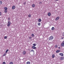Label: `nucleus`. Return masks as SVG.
Instances as JSON below:
<instances>
[{
    "mask_svg": "<svg viewBox=\"0 0 64 64\" xmlns=\"http://www.w3.org/2000/svg\"><path fill=\"white\" fill-rule=\"evenodd\" d=\"M54 38V37L52 36H51L49 38V40H50L51 41L52 40H53V39Z\"/></svg>",
    "mask_w": 64,
    "mask_h": 64,
    "instance_id": "obj_1",
    "label": "nucleus"
},
{
    "mask_svg": "<svg viewBox=\"0 0 64 64\" xmlns=\"http://www.w3.org/2000/svg\"><path fill=\"white\" fill-rule=\"evenodd\" d=\"M26 64H30V62H26Z\"/></svg>",
    "mask_w": 64,
    "mask_h": 64,
    "instance_id": "obj_15",
    "label": "nucleus"
},
{
    "mask_svg": "<svg viewBox=\"0 0 64 64\" xmlns=\"http://www.w3.org/2000/svg\"><path fill=\"white\" fill-rule=\"evenodd\" d=\"M2 64H6V63L5 62H2Z\"/></svg>",
    "mask_w": 64,
    "mask_h": 64,
    "instance_id": "obj_23",
    "label": "nucleus"
},
{
    "mask_svg": "<svg viewBox=\"0 0 64 64\" xmlns=\"http://www.w3.org/2000/svg\"><path fill=\"white\" fill-rule=\"evenodd\" d=\"M27 53V52H26L25 51H24L22 52V54L23 55H26V54Z\"/></svg>",
    "mask_w": 64,
    "mask_h": 64,
    "instance_id": "obj_2",
    "label": "nucleus"
},
{
    "mask_svg": "<svg viewBox=\"0 0 64 64\" xmlns=\"http://www.w3.org/2000/svg\"><path fill=\"white\" fill-rule=\"evenodd\" d=\"M2 15V12H0V16Z\"/></svg>",
    "mask_w": 64,
    "mask_h": 64,
    "instance_id": "obj_28",
    "label": "nucleus"
},
{
    "mask_svg": "<svg viewBox=\"0 0 64 64\" xmlns=\"http://www.w3.org/2000/svg\"><path fill=\"white\" fill-rule=\"evenodd\" d=\"M55 54H53L52 55V58H55Z\"/></svg>",
    "mask_w": 64,
    "mask_h": 64,
    "instance_id": "obj_9",
    "label": "nucleus"
},
{
    "mask_svg": "<svg viewBox=\"0 0 64 64\" xmlns=\"http://www.w3.org/2000/svg\"><path fill=\"white\" fill-rule=\"evenodd\" d=\"M32 7L33 8H34L35 7V5L34 4H33L32 5Z\"/></svg>",
    "mask_w": 64,
    "mask_h": 64,
    "instance_id": "obj_10",
    "label": "nucleus"
},
{
    "mask_svg": "<svg viewBox=\"0 0 64 64\" xmlns=\"http://www.w3.org/2000/svg\"><path fill=\"white\" fill-rule=\"evenodd\" d=\"M10 24H11V22L10 21H8L7 24V26L8 27H9L10 25Z\"/></svg>",
    "mask_w": 64,
    "mask_h": 64,
    "instance_id": "obj_3",
    "label": "nucleus"
},
{
    "mask_svg": "<svg viewBox=\"0 0 64 64\" xmlns=\"http://www.w3.org/2000/svg\"><path fill=\"white\" fill-rule=\"evenodd\" d=\"M32 52H34V50H32L30 51V52H32Z\"/></svg>",
    "mask_w": 64,
    "mask_h": 64,
    "instance_id": "obj_29",
    "label": "nucleus"
},
{
    "mask_svg": "<svg viewBox=\"0 0 64 64\" xmlns=\"http://www.w3.org/2000/svg\"><path fill=\"white\" fill-rule=\"evenodd\" d=\"M59 18H60V17L59 16H58L56 18L55 20L56 21H57V20H58L59 19Z\"/></svg>",
    "mask_w": 64,
    "mask_h": 64,
    "instance_id": "obj_5",
    "label": "nucleus"
},
{
    "mask_svg": "<svg viewBox=\"0 0 64 64\" xmlns=\"http://www.w3.org/2000/svg\"><path fill=\"white\" fill-rule=\"evenodd\" d=\"M55 48H57L58 46H57V45L56 46H55Z\"/></svg>",
    "mask_w": 64,
    "mask_h": 64,
    "instance_id": "obj_31",
    "label": "nucleus"
},
{
    "mask_svg": "<svg viewBox=\"0 0 64 64\" xmlns=\"http://www.w3.org/2000/svg\"><path fill=\"white\" fill-rule=\"evenodd\" d=\"M38 22H40L41 21V19L40 18L38 19Z\"/></svg>",
    "mask_w": 64,
    "mask_h": 64,
    "instance_id": "obj_17",
    "label": "nucleus"
},
{
    "mask_svg": "<svg viewBox=\"0 0 64 64\" xmlns=\"http://www.w3.org/2000/svg\"><path fill=\"white\" fill-rule=\"evenodd\" d=\"M24 5H25V4H26V2H24Z\"/></svg>",
    "mask_w": 64,
    "mask_h": 64,
    "instance_id": "obj_34",
    "label": "nucleus"
},
{
    "mask_svg": "<svg viewBox=\"0 0 64 64\" xmlns=\"http://www.w3.org/2000/svg\"><path fill=\"white\" fill-rule=\"evenodd\" d=\"M59 55H60V56H64V55H63V54L62 53H60L59 54Z\"/></svg>",
    "mask_w": 64,
    "mask_h": 64,
    "instance_id": "obj_7",
    "label": "nucleus"
},
{
    "mask_svg": "<svg viewBox=\"0 0 64 64\" xmlns=\"http://www.w3.org/2000/svg\"><path fill=\"white\" fill-rule=\"evenodd\" d=\"M4 10H7L8 9V8L6 7H5L4 8Z\"/></svg>",
    "mask_w": 64,
    "mask_h": 64,
    "instance_id": "obj_12",
    "label": "nucleus"
},
{
    "mask_svg": "<svg viewBox=\"0 0 64 64\" xmlns=\"http://www.w3.org/2000/svg\"><path fill=\"white\" fill-rule=\"evenodd\" d=\"M9 64H13V63L12 62H10Z\"/></svg>",
    "mask_w": 64,
    "mask_h": 64,
    "instance_id": "obj_24",
    "label": "nucleus"
},
{
    "mask_svg": "<svg viewBox=\"0 0 64 64\" xmlns=\"http://www.w3.org/2000/svg\"><path fill=\"white\" fill-rule=\"evenodd\" d=\"M61 46L62 47H64V41L62 42V43L61 44Z\"/></svg>",
    "mask_w": 64,
    "mask_h": 64,
    "instance_id": "obj_4",
    "label": "nucleus"
},
{
    "mask_svg": "<svg viewBox=\"0 0 64 64\" xmlns=\"http://www.w3.org/2000/svg\"><path fill=\"white\" fill-rule=\"evenodd\" d=\"M33 45L34 46H36V45L35 44H33Z\"/></svg>",
    "mask_w": 64,
    "mask_h": 64,
    "instance_id": "obj_26",
    "label": "nucleus"
},
{
    "mask_svg": "<svg viewBox=\"0 0 64 64\" xmlns=\"http://www.w3.org/2000/svg\"><path fill=\"white\" fill-rule=\"evenodd\" d=\"M28 16L29 18L31 17V15L30 14H28Z\"/></svg>",
    "mask_w": 64,
    "mask_h": 64,
    "instance_id": "obj_16",
    "label": "nucleus"
},
{
    "mask_svg": "<svg viewBox=\"0 0 64 64\" xmlns=\"http://www.w3.org/2000/svg\"><path fill=\"white\" fill-rule=\"evenodd\" d=\"M38 26H40V25H41V24H40V23H38Z\"/></svg>",
    "mask_w": 64,
    "mask_h": 64,
    "instance_id": "obj_20",
    "label": "nucleus"
},
{
    "mask_svg": "<svg viewBox=\"0 0 64 64\" xmlns=\"http://www.w3.org/2000/svg\"><path fill=\"white\" fill-rule=\"evenodd\" d=\"M4 11L5 13H6L7 12V10H4Z\"/></svg>",
    "mask_w": 64,
    "mask_h": 64,
    "instance_id": "obj_18",
    "label": "nucleus"
},
{
    "mask_svg": "<svg viewBox=\"0 0 64 64\" xmlns=\"http://www.w3.org/2000/svg\"><path fill=\"white\" fill-rule=\"evenodd\" d=\"M60 50H57L56 51V53H59V52H60Z\"/></svg>",
    "mask_w": 64,
    "mask_h": 64,
    "instance_id": "obj_14",
    "label": "nucleus"
},
{
    "mask_svg": "<svg viewBox=\"0 0 64 64\" xmlns=\"http://www.w3.org/2000/svg\"><path fill=\"white\" fill-rule=\"evenodd\" d=\"M58 49H60V48H60V47H58Z\"/></svg>",
    "mask_w": 64,
    "mask_h": 64,
    "instance_id": "obj_33",
    "label": "nucleus"
},
{
    "mask_svg": "<svg viewBox=\"0 0 64 64\" xmlns=\"http://www.w3.org/2000/svg\"><path fill=\"white\" fill-rule=\"evenodd\" d=\"M58 0H56V1H57Z\"/></svg>",
    "mask_w": 64,
    "mask_h": 64,
    "instance_id": "obj_38",
    "label": "nucleus"
},
{
    "mask_svg": "<svg viewBox=\"0 0 64 64\" xmlns=\"http://www.w3.org/2000/svg\"><path fill=\"white\" fill-rule=\"evenodd\" d=\"M63 38H64L63 37H62V39H63Z\"/></svg>",
    "mask_w": 64,
    "mask_h": 64,
    "instance_id": "obj_37",
    "label": "nucleus"
},
{
    "mask_svg": "<svg viewBox=\"0 0 64 64\" xmlns=\"http://www.w3.org/2000/svg\"><path fill=\"white\" fill-rule=\"evenodd\" d=\"M6 54H7L6 53H5L4 54V55H3V56H5V55H6Z\"/></svg>",
    "mask_w": 64,
    "mask_h": 64,
    "instance_id": "obj_30",
    "label": "nucleus"
},
{
    "mask_svg": "<svg viewBox=\"0 0 64 64\" xmlns=\"http://www.w3.org/2000/svg\"><path fill=\"white\" fill-rule=\"evenodd\" d=\"M8 50H7L6 51V53H7V52H8Z\"/></svg>",
    "mask_w": 64,
    "mask_h": 64,
    "instance_id": "obj_22",
    "label": "nucleus"
},
{
    "mask_svg": "<svg viewBox=\"0 0 64 64\" xmlns=\"http://www.w3.org/2000/svg\"><path fill=\"white\" fill-rule=\"evenodd\" d=\"M8 20H10V18H8Z\"/></svg>",
    "mask_w": 64,
    "mask_h": 64,
    "instance_id": "obj_35",
    "label": "nucleus"
},
{
    "mask_svg": "<svg viewBox=\"0 0 64 64\" xmlns=\"http://www.w3.org/2000/svg\"><path fill=\"white\" fill-rule=\"evenodd\" d=\"M54 27H52V28H51V30H54Z\"/></svg>",
    "mask_w": 64,
    "mask_h": 64,
    "instance_id": "obj_19",
    "label": "nucleus"
},
{
    "mask_svg": "<svg viewBox=\"0 0 64 64\" xmlns=\"http://www.w3.org/2000/svg\"><path fill=\"white\" fill-rule=\"evenodd\" d=\"M40 4H41V3H42V2H40Z\"/></svg>",
    "mask_w": 64,
    "mask_h": 64,
    "instance_id": "obj_36",
    "label": "nucleus"
},
{
    "mask_svg": "<svg viewBox=\"0 0 64 64\" xmlns=\"http://www.w3.org/2000/svg\"><path fill=\"white\" fill-rule=\"evenodd\" d=\"M15 6H12V9L13 10H14V9H15Z\"/></svg>",
    "mask_w": 64,
    "mask_h": 64,
    "instance_id": "obj_6",
    "label": "nucleus"
},
{
    "mask_svg": "<svg viewBox=\"0 0 64 64\" xmlns=\"http://www.w3.org/2000/svg\"><path fill=\"white\" fill-rule=\"evenodd\" d=\"M2 4V2L0 1V4Z\"/></svg>",
    "mask_w": 64,
    "mask_h": 64,
    "instance_id": "obj_25",
    "label": "nucleus"
},
{
    "mask_svg": "<svg viewBox=\"0 0 64 64\" xmlns=\"http://www.w3.org/2000/svg\"><path fill=\"white\" fill-rule=\"evenodd\" d=\"M64 57H62L60 58V59L61 60H64Z\"/></svg>",
    "mask_w": 64,
    "mask_h": 64,
    "instance_id": "obj_11",
    "label": "nucleus"
},
{
    "mask_svg": "<svg viewBox=\"0 0 64 64\" xmlns=\"http://www.w3.org/2000/svg\"><path fill=\"white\" fill-rule=\"evenodd\" d=\"M32 48L33 49H36V47H35L34 46H32Z\"/></svg>",
    "mask_w": 64,
    "mask_h": 64,
    "instance_id": "obj_13",
    "label": "nucleus"
},
{
    "mask_svg": "<svg viewBox=\"0 0 64 64\" xmlns=\"http://www.w3.org/2000/svg\"><path fill=\"white\" fill-rule=\"evenodd\" d=\"M29 39H32V37H30L29 38Z\"/></svg>",
    "mask_w": 64,
    "mask_h": 64,
    "instance_id": "obj_32",
    "label": "nucleus"
},
{
    "mask_svg": "<svg viewBox=\"0 0 64 64\" xmlns=\"http://www.w3.org/2000/svg\"><path fill=\"white\" fill-rule=\"evenodd\" d=\"M32 37H34V34H32Z\"/></svg>",
    "mask_w": 64,
    "mask_h": 64,
    "instance_id": "obj_21",
    "label": "nucleus"
},
{
    "mask_svg": "<svg viewBox=\"0 0 64 64\" xmlns=\"http://www.w3.org/2000/svg\"><path fill=\"white\" fill-rule=\"evenodd\" d=\"M4 39H7V36H4Z\"/></svg>",
    "mask_w": 64,
    "mask_h": 64,
    "instance_id": "obj_27",
    "label": "nucleus"
},
{
    "mask_svg": "<svg viewBox=\"0 0 64 64\" xmlns=\"http://www.w3.org/2000/svg\"><path fill=\"white\" fill-rule=\"evenodd\" d=\"M48 16H51V13L49 12L48 13Z\"/></svg>",
    "mask_w": 64,
    "mask_h": 64,
    "instance_id": "obj_8",
    "label": "nucleus"
}]
</instances>
